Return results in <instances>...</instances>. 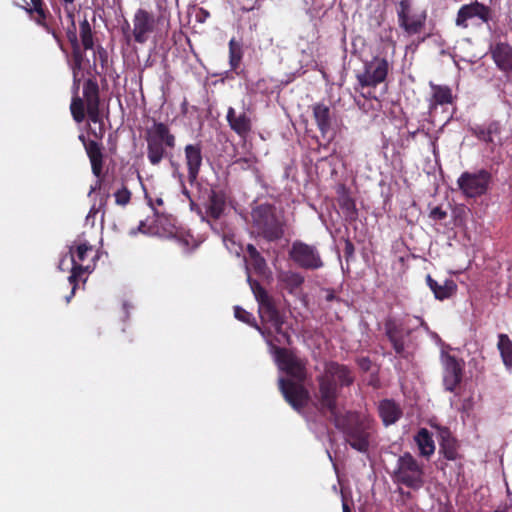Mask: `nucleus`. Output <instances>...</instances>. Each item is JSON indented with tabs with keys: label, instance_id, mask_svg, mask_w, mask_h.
<instances>
[{
	"label": "nucleus",
	"instance_id": "obj_1",
	"mask_svg": "<svg viewBox=\"0 0 512 512\" xmlns=\"http://www.w3.org/2000/svg\"><path fill=\"white\" fill-rule=\"evenodd\" d=\"M318 390L315 393L317 409L321 413L334 414L341 390L355 381L353 370L337 361H326L323 372L316 377Z\"/></svg>",
	"mask_w": 512,
	"mask_h": 512
},
{
	"label": "nucleus",
	"instance_id": "obj_2",
	"mask_svg": "<svg viewBox=\"0 0 512 512\" xmlns=\"http://www.w3.org/2000/svg\"><path fill=\"white\" fill-rule=\"evenodd\" d=\"M144 138L147 144V159L152 166H158L163 160H168L172 167L178 168L179 164L174 161L177 140L167 123L153 121L152 125L146 128Z\"/></svg>",
	"mask_w": 512,
	"mask_h": 512
},
{
	"label": "nucleus",
	"instance_id": "obj_3",
	"mask_svg": "<svg viewBox=\"0 0 512 512\" xmlns=\"http://www.w3.org/2000/svg\"><path fill=\"white\" fill-rule=\"evenodd\" d=\"M335 427L344 435L346 443L361 453H366L370 446L372 434L371 422L361 417L357 412L347 411L341 414L336 408L334 414H330Z\"/></svg>",
	"mask_w": 512,
	"mask_h": 512
},
{
	"label": "nucleus",
	"instance_id": "obj_4",
	"mask_svg": "<svg viewBox=\"0 0 512 512\" xmlns=\"http://www.w3.org/2000/svg\"><path fill=\"white\" fill-rule=\"evenodd\" d=\"M252 229L259 237L276 242L285 235L286 219L273 204L263 203L251 211Z\"/></svg>",
	"mask_w": 512,
	"mask_h": 512
},
{
	"label": "nucleus",
	"instance_id": "obj_5",
	"mask_svg": "<svg viewBox=\"0 0 512 512\" xmlns=\"http://www.w3.org/2000/svg\"><path fill=\"white\" fill-rule=\"evenodd\" d=\"M420 327L429 331V326L422 317L406 315L403 318H388L385 320V335L392 345L396 355L406 358V349L412 344V335Z\"/></svg>",
	"mask_w": 512,
	"mask_h": 512
},
{
	"label": "nucleus",
	"instance_id": "obj_6",
	"mask_svg": "<svg viewBox=\"0 0 512 512\" xmlns=\"http://www.w3.org/2000/svg\"><path fill=\"white\" fill-rule=\"evenodd\" d=\"M93 253V246L88 242L79 243L69 248L72 268L68 281L72 285V290L70 295L66 298L67 302H69L75 294L79 281L85 283L87 275L95 269L96 255H92Z\"/></svg>",
	"mask_w": 512,
	"mask_h": 512
},
{
	"label": "nucleus",
	"instance_id": "obj_7",
	"mask_svg": "<svg viewBox=\"0 0 512 512\" xmlns=\"http://www.w3.org/2000/svg\"><path fill=\"white\" fill-rule=\"evenodd\" d=\"M392 478L397 484L412 490H419L425 484L424 464L419 462L410 452H404L397 459Z\"/></svg>",
	"mask_w": 512,
	"mask_h": 512
},
{
	"label": "nucleus",
	"instance_id": "obj_8",
	"mask_svg": "<svg viewBox=\"0 0 512 512\" xmlns=\"http://www.w3.org/2000/svg\"><path fill=\"white\" fill-rule=\"evenodd\" d=\"M269 338L268 346L278 367L294 381L304 382L307 378L306 361L299 358L295 352L285 347L274 345Z\"/></svg>",
	"mask_w": 512,
	"mask_h": 512
},
{
	"label": "nucleus",
	"instance_id": "obj_9",
	"mask_svg": "<svg viewBox=\"0 0 512 512\" xmlns=\"http://www.w3.org/2000/svg\"><path fill=\"white\" fill-rule=\"evenodd\" d=\"M78 139L82 142L87 157L90 161L92 174L97 178L95 185L91 187L89 194L96 190H101L104 184V147L101 142L87 139L84 134H80Z\"/></svg>",
	"mask_w": 512,
	"mask_h": 512
},
{
	"label": "nucleus",
	"instance_id": "obj_10",
	"mask_svg": "<svg viewBox=\"0 0 512 512\" xmlns=\"http://www.w3.org/2000/svg\"><path fill=\"white\" fill-rule=\"evenodd\" d=\"M492 175L486 169L477 172H463L457 180V185L467 198L480 197L488 191Z\"/></svg>",
	"mask_w": 512,
	"mask_h": 512
},
{
	"label": "nucleus",
	"instance_id": "obj_11",
	"mask_svg": "<svg viewBox=\"0 0 512 512\" xmlns=\"http://www.w3.org/2000/svg\"><path fill=\"white\" fill-rule=\"evenodd\" d=\"M412 0H401L397 5V21L399 27L409 36L420 34L426 24L425 11L414 13Z\"/></svg>",
	"mask_w": 512,
	"mask_h": 512
},
{
	"label": "nucleus",
	"instance_id": "obj_12",
	"mask_svg": "<svg viewBox=\"0 0 512 512\" xmlns=\"http://www.w3.org/2000/svg\"><path fill=\"white\" fill-rule=\"evenodd\" d=\"M289 258L300 268L317 270L324 266L321 255L314 245L296 240L289 250Z\"/></svg>",
	"mask_w": 512,
	"mask_h": 512
},
{
	"label": "nucleus",
	"instance_id": "obj_13",
	"mask_svg": "<svg viewBox=\"0 0 512 512\" xmlns=\"http://www.w3.org/2000/svg\"><path fill=\"white\" fill-rule=\"evenodd\" d=\"M388 72L389 62L387 59L376 56L364 63L363 71L358 73L356 78L362 88H375L377 85L385 82Z\"/></svg>",
	"mask_w": 512,
	"mask_h": 512
},
{
	"label": "nucleus",
	"instance_id": "obj_14",
	"mask_svg": "<svg viewBox=\"0 0 512 512\" xmlns=\"http://www.w3.org/2000/svg\"><path fill=\"white\" fill-rule=\"evenodd\" d=\"M441 364L444 389L448 392H455L463 380L465 361L447 352H442Z\"/></svg>",
	"mask_w": 512,
	"mask_h": 512
},
{
	"label": "nucleus",
	"instance_id": "obj_15",
	"mask_svg": "<svg viewBox=\"0 0 512 512\" xmlns=\"http://www.w3.org/2000/svg\"><path fill=\"white\" fill-rule=\"evenodd\" d=\"M303 383L292 379H279V390L285 401L297 412L303 411L310 400L309 391Z\"/></svg>",
	"mask_w": 512,
	"mask_h": 512
},
{
	"label": "nucleus",
	"instance_id": "obj_16",
	"mask_svg": "<svg viewBox=\"0 0 512 512\" xmlns=\"http://www.w3.org/2000/svg\"><path fill=\"white\" fill-rule=\"evenodd\" d=\"M156 20L150 12L139 8L133 16V38L139 44L147 42L149 35L154 32Z\"/></svg>",
	"mask_w": 512,
	"mask_h": 512
},
{
	"label": "nucleus",
	"instance_id": "obj_17",
	"mask_svg": "<svg viewBox=\"0 0 512 512\" xmlns=\"http://www.w3.org/2000/svg\"><path fill=\"white\" fill-rule=\"evenodd\" d=\"M473 18H478L483 23H487L491 18L490 8L477 1L463 5L457 12L455 23L459 27L467 28L469 26L468 21Z\"/></svg>",
	"mask_w": 512,
	"mask_h": 512
},
{
	"label": "nucleus",
	"instance_id": "obj_18",
	"mask_svg": "<svg viewBox=\"0 0 512 512\" xmlns=\"http://www.w3.org/2000/svg\"><path fill=\"white\" fill-rule=\"evenodd\" d=\"M438 431L439 453L449 461H456L461 458L459 453L460 443L446 426H434Z\"/></svg>",
	"mask_w": 512,
	"mask_h": 512
},
{
	"label": "nucleus",
	"instance_id": "obj_19",
	"mask_svg": "<svg viewBox=\"0 0 512 512\" xmlns=\"http://www.w3.org/2000/svg\"><path fill=\"white\" fill-rule=\"evenodd\" d=\"M185 164L187 167V179L188 182L193 185L196 183L202 164H203V153L202 145L200 142L187 144L184 147Z\"/></svg>",
	"mask_w": 512,
	"mask_h": 512
},
{
	"label": "nucleus",
	"instance_id": "obj_20",
	"mask_svg": "<svg viewBox=\"0 0 512 512\" xmlns=\"http://www.w3.org/2000/svg\"><path fill=\"white\" fill-rule=\"evenodd\" d=\"M490 54L499 70L509 81H512V46L508 43L497 42L490 46Z\"/></svg>",
	"mask_w": 512,
	"mask_h": 512
},
{
	"label": "nucleus",
	"instance_id": "obj_21",
	"mask_svg": "<svg viewBox=\"0 0 512 512\" xmlns=\"http://www.w3.org/2000/svg\"><path fill=\"white\" fill-rule=\"evenodd\" d=\"M84 67V57H82L79 67L76 66V61L73 60L72 72H73V89L74 96L72 97L70 104L71 115L75 122L81 123L84 121L86 113L84 112V100L79 97L78 90L80 87L79 72Z\"/></svg>",
	"mask_w": 512,
	"mask_h": 512
},
{
	"label": "nucleus",
	"instance_id": "obj_22",
	"mask_svg": "<svg viewBox=\"0 0 512 512\" xmlns=\"http://www.w3.org/2000/svg\"><path fill=\"white\" fill-rule=\"evenodd\" d=\"M226 120L230 129L241 138H246L252 131V119L246 112L237 113L233 107H229Z\"/></svg>",
	"mask_w": 512,
	"mask_h": 512
},
{
	"label": "nucleus",
	"instance_id": "obj_23",
	"mask_svg": "<svg viewBox=\"0 0 512 512\" xmlns=\"http://www.w3.org/2000/svg\"><path fill=\"white\" fill-rule=\"evenodd\" d=\"M430 88L432 90V94L429 99L428 111L431 115L436 112L438 106H444L453 103L454 96L452 89L449 86L438 85L430 82Z\"/></svg>",
	"mask_w": 512,
	"mask_h": 512
},
{
	"label": "nucleus",
	"instance_id": "obj_24",
	"mask_svg": "<svg viewBox=\"0 0 512 512\" xmlns=\"http://www.w3.org/2000/svg\"><path fill=\"white\" fill-rule=\"evenodd\" d=\"M91 70H93L96 74H99V72L96 70L95 63L87 71V74L91 77H89L83 84L82 99L84 100V106L100 105L99 85L96 78L92 75Z\"/></svg>",
	"mask_w": 512,
	"mask_h": 512
},
{
	"label": "nucleus",
	"instance_id": "obj_25",
	"mask_svg": "<svg viewBox=\"0 0 512 512\" xmlns=\"http://www.w3.org/2000/svg\"><path fill=\"white\" fill-rule=\"evenodd\" d=\"M312 112L322 137L327 138V140L330 141L331 137H328V133L331 130L330 108L323 103H316L312 106Z\"/></svg>",
	"mask_w": 512,
	"mask_h": 512
},
{
	"label": "nucleus",
	"instance_id": "obj_26",
	"mask_svg": "<svg viewBox=\"0 0 512 512\" xmlns=\"http://www.w3.org/2000/svg\"><path fill=\"white\" fill-rule=\"evenodd\" d=\"M426 284L433 292L435 298L440 301L451 298L457 292V284L452 279H446L443 284H439L428 274L426 276Z\"/></svg>",
	"mask_w": 512,
	"mask_h": 512
},
{
	"label": "nucleus",
	"instance_id": "obj_27",
	"mask_svg": "<svg viewBox=\"0 0 512 512\" xmlns=\"http://www.w3.org/2000/svg\"><path fill=\"white\" fill-rule=\"evenodd\" d=\"M226 207V194L222 190H211L206 205V214L214 220L219 219Z\"/></svg>",
	"mask_w": 512,
	"mask_h": 512
},
{
	"label": "nucleus",
	"instance_id": "obj_28",
	"mask_svg": "<svg viewBox=\"0 0 512 512\" xmlns=\"http://www.w3.org/2000/svg\"><path fill=\"white\" fill-rule=\"evenodd\" d=\"M272 327L274 328V332L271 328H262L259 325H255V328L260 332L267 344L269 338H271L273 340L272 343L277 346L292 344L291 335L283 329V325Z\"/></svg>",
	"mask_w": 512,
	"mask_h": 512
},
{
	"label": "nucleus",
	"instance_id": "obj_29",
	"mask_svg": "<svg viewBox=\"0 0 512 512\" xmlns=\"http://www.w3.org/2000/svg\"><path fill=\"white\" fill-rule=\"evenodd\" d=\"M32 19L41 27H43L46 32L50 33L55 39L59 48L64 51V44L61 38L60 32L56 31L49 23L48 18H51L50 12L45 8H39L33 10V14L31 15Z\"/></svg>",
	"mask_w": 512,
	"mask_h": 512
},
{
	"label": "nucleus",
	"instance_id": "obj_30",
	"mask_svg": "<svg viewBox=\"0 0 512 512\" xmlns=\"http://www.w3.org/2000/svg\"><path fill=\"white\" fill-rule=\"evenodd\" d=\"M379 414L383 423L388 426L401 418L402 410L395 401L384 399L379 404Z\"/></svg>",
	"mask_w": 512,
	"mask_h": 512
},
{
	"label": "nucleus",
	"instance_id": "obj_31",
	"mask_svg": "<svg viewBox=\"0 0 512 512\" xmlns=\"http://www.w3.org/2000/svg\"><path fill=\"white\" fill-rule=\"evenodd\" d=\"M414 441L418 447L420 456L429 459L434 454L435 443L428 429L420 428L414 436Z\"/></svg>",
	"mask_w": 512,
	"mask_h": 512
},
{
	"label": "nucleus",
	"instance_id": "obj_32",
	"mask_svg": "<svg viewBox=\"0 0 512 512\" xmlns=\"http://www.w3.org/2000/svg\"><path fill=\"white\" fill-rule=\"evenodd\" d=\"M259 315L263 322H268L272 326L284 325L285 316L276 307L274 299L259 306Z\"/></svg>",
	"mask_w": 512,
	"mask_h": 512
},
{
	"label": "nucleus",
	"instance_id": "obj_33",
	"mask_svg": "<svg viewBox=\"0 0 512 512\" xmlns=\"http://www.w3.org/2000/svg\"><path fill=\"white\" fill-rule=\"evenodd\" d=\"M471 132L480 141L494 143L495 137H499L501 134V125L498 121H491L487 126L472 128Z\"/></svg>",
	"mask_w": 512,
	"mask_h": 512
},
{
	"label": "nucleus",
	"instance_id": "obj_34",
	"mask_svg": "<svg viewBox=\"0 0 512 512\" xmlns=\"http://www.w3.org/2000/svg\"><path fill=\"white\" fill-rule=\"evenodd\" d=\"M66 36L71 44L72 48V58L76 61V66L79 67L82 57H84V52L81 49L78 36L75 20H72V24L66 30Z\"/></svg>",
	"mask_w": 512,
	"mask_h": 512
},
{
	"label": "nucleus",
	"instance_id": "obj_35",
	"mask_svg": "<svg viewBox=\"0 0 512 512\" xmlns=\"http://www.w3.org/2000/svg\"><path fill=\"white\" fill-rule=\"evenodd\" d=\"M497 349L500 352L503 364L507 369H512V340L507 334L498 335Z\"/></svg>",
	"mask_w": 512,
	"mask_h": 512
},
{
	"label": "nucleus",
	"instance_id": "obj_36",
	"mask_svg": "<svg viewBox=\"0 0 512 512\" xmlns=\"http://www.w3.org/2000/svg\"><path fill=\"white\" fill-rule=\"evenodd\" d=\"M229 65L232 71L237 72V69L240 67L242 58H243V48L241 42L237 41L235 38H232L229 41Z\"/></svg>",
	"mask_w": 512,
	"mask_h": 512
},
{
	"label": "nucleus",
	"instance_id": "obj_37",
	"mask_svg": "<svg viewBox=\"0 0 512 512\" xmlns=\"http://www.w3.org/2000/svg\"><path fill=\"white\" fill-rule=\"evenodd\" d=\"M80 46L83 50H92L94 48V34L89 21L85 18L80 22L79 27Z\"/></svg>",
	"mask_w": 512,
	"mask_h": 512
},
{
	"label": "nucleus",
	"instance_id": "obj_38",
	"mask_svg": "<svg viewBox=\"0 0 512 512\" xmlns=\"http://www.w3.org/2000/svg\"><path fill=\"white\" fill-rule=\"evenodd\" d=\"M338 202L340 208L344 211L347 217H349L350 219H356V204L354 199L347 192H343V194L340 195Z\"/></svg>",
	"mask_w": 512,
	"mask_h": 512
},
{
	"label": "nucleus",
	"instance_id": "obj_39",
	"mask_svg": "<svg viewBox=\"0 0 512 512\" xmlns=\"http://www.w3.org/2000/svg\"><path fill=\"white\" fill-rule=\"evenodd\" d=\"M248 280L259 306L273 300V298L268 294L266 289L260 285V283L257 281H252L250 277H248Z\"/></svg>",
	"mask_w": 512,
	"mask_h": 512
},
{
	"label": "nucleus",
	"instance_id": "obj_40",
	"mask_svg": "<svg viewBox=\"0 0 512 512\" xmlns=\"http://www.w3.org/2000/svg\"><path fill=\"white\" fill-rule=\"evenodd\" d=\"M283 281L292 292L302 286L304 283V277L297 272H288L285 274Z\"/></svg>",
	"mask_w": 512,
	"mask_h": 512
},
{
	"label": "nucleus",
	"instance_id": "obj_41",
	"mask_svg": "<svg viewBox=\"0 0 512 512\" xmlns=\"http://www.w3.org/2000/svg\"><path fill=\"white\" fill-rule=\"evenodd\" d=\"M234 316L236 319H238L241 322H244L250 326H253L255 328V325H258L255 321V318L253 315L246 311L241 306H235L234 307Z\"/></svg>",
	"mask_w": 512,
	"mask_h": 512
},
{
	"label": "nucleus",
	"instance_id": "obj_42",
	"mask_svg": "<svg viewBox=\"0 0 512 512\" xmlns=\"http://www.w3.org/2000/svg\"><path fill=\"white\" fill-rule=\"evenodd\" d=\"M114 197H115V203L117 205L126 206L131 201L132 193L125 185H123L120 189H118L114 193Z\"/></svg>",
	"mask_w": 512,
	"mask_h": 512
},
{
	"label": "nucleus",
	"instance_id": "obj_43",
	"mask_svg": "<svg viewBox=\"0 0 512 512\" xmlns=\"http://www.w3.org/2000/svg\"><path fill=\"white\" fill-rule=\"evenodd\" d=\"M87 116L94 124L102 126L104 124L101 113L100 105L86 106Z\"/></svg>",
	"mask_w": 512,
	"mask_h": 512
},
{
	"label": "nucleus",
	"instance_id": "obj_44",
	"mask_svg": "<svg viewBox=\"0 0 512 512\" xmlns=\"http://www.w3.org/2000/svg\"><path fill=\"white\" fill-rule=\"evenodd\" d=\"M137 233L155 235L158 233V231L154 227L147 225L145 221H140L136 229H131L130 235L135 236Z\"/></svg>",
	"mask_w": 512,
	"mask_h": 512
},
{
	"label": "nucleus",
	"instance_id": "obj_45",
	"mask_svg": "<svg viewBox=\"0 0 512 512\" xmlns=\"http://www.w3.org/2000/svg\"><path fill=\"white\" fill-rule=\"evenodd\" d=\"M247 252L250 258L253 259L257 265H263L265 263L264 258L252 244L247 246Z\"/></svg>",
	"mask_w": 512,
	"mask_h": 512
},
{
	"label": "nucleus",
	"instance_id": "obj_46",
	"mask_svg": "<svg viewBox=\"0 0 512 512\" xmlns=\"http://www.w3.org/2000/svg\"><path fill=\"white\" fill-rule=\"evenodd\" d=\"M145 198L148 201V205L153 209L155 215H158V207H162L164 205V200L162 199V197H156L155 199H153L146 193Z\"/></svg>",
	"mask_w": 512,
	"mask_h": 512
},
{
	"label": "nucleus",
	"instance_id": "obj_47",
	"mask_svg": "<svg viewBox=\"0 0 512 512\" xmlns=\"http://www.w3.org/2000/svg\"><path fill=\"white\" fill-rule=\"evenodd\" d=\"M447 217V212L444 211L441 207H435L430 212V218L433 220H444Z\"/></svg>",
	"mask_w": 512,
	"mask_h": 512
},
{
	"label": "nucleus",
	"instance_id": "obj_48",
	"mask_svg": "<svg viewBox=\"0 0 512 512\" xmlns=\"http://www.w3.org/2000/svg\"><path fill=\"white\" fill-rule=\"evenodd\" d=\"M357 364L361 370L367 372L371 369L372 362L369 357H360L357 359Z\"/></svg>",
	"mask_w": 512,
	"mask_h": 512
},
{
	"label": "nucleus",
	"instance_id": "obj_49",
	"mask_svg": "<svg viewBox=\"0 0 512 512\" xmlns=\"http://www.w3.org/2000/svg\"><path fill=\"white\" fill-rule=\"evenodd\" d=\"M355 247L354 244L351 242V240L346 239L345 240V246H344V256L348 260L350 257L354 255Z\"/></svg>",
	"mask_w": 512,
	"mask_h": 512
},
{
	"label": "nucleus",
	"instance_id": "obj_50",
	"mask_svg": "<svg viewBox=\"0 0 512 512\" xmlns=\"http://www.w3.org/2000/svg\"><path fill=\"white\" fill-rule=\"evenodd\" d=\"M95 53L98 54L101 66L104 68L108 60L107 51L102 46H98Z\"/></svg>",
	"mask_w": 512,
	"mask_h": 512
},
{
	"label": "nucleus",
	"instance_id": "obj_51",
	"mask_svg": "<svg viewBox=\"0 0 512 512\" xmlns=\"http://www.w3.org/2000/svg\"><path fill=\"white\" fill-rule=\"evenodd\" d=\"M323 291L325 292V300L327 302L340 301V298L336 296L335 291L333 289L326 288Z\"/></svg>",
	"mask_w": 512,
	"mask_h": 512
},
{
	"label": "nucleus",
	"instance_id": "obj_52",
	"mask_svg": "<svg viewBox=\"0 0 512 512\" xmlns=\"http://www.w3.org/2000/svg\"><path fill=\"white\" fill-rule=\"evenodd\" d=\"M32 7L27 9V12L32 15L33 10L45 7L43 0H31Z\"/></svg>",
	"mask_w": 512,
	"mask_h": 512
},
{
	"label": "nucleus",
	"instance_id": "obj_53",
	"mask_svg": "<svg viewBox=\"0 0 512 512\" xmlns=\"http://www.w3.org/2000/svg\"><path fill=\"white\" fill-rule=\"evenodd\" d=\"M91 133L96 138V141L100 142V140H102V138L104 137V134H105L104 124L102 126L99 125L98 131H92Z\"/></svg>",
	"mask_w": 512,
	"mask_h": 512
},
{
	"label": "nucleus",
	"instance_id": "obj_54",
	"mask_svg": "<svg viewBox=\"0 0 512 512\" xmlns=\"http://www.w3.org/2000/svg\"><path fill=\"white\" fill-rule=\"evenodd\" d=\"M65 12H66L67 18L70 20V24H72V20H75L74 9L68 7V4H66Z\"/></svg>",
	"mask_w": 512,
	"mask_h": 512
},
{
	"label": "nucleus",
	"instance_id": "obj_55",
	"mask_svg": "<svg viewBox=\"0 0 512 512\" xmlns=\"http://www.w3.org/2000/svg\"><path fill=\"white\" fill-rule=\"evenodd\" d=\"M208 16H209V13L204 9H201L200 13L196 15L198 21H200V22H203L205 20V18Z\"/></svg>",
	"mask_w": 512,
	"mask_h": 512
},
{
	"label": "nucleus",
	"instance_id": "obj_56",
	"mask_svg": "<svg viewBox=\"0 0 512 512\" xmlns=\"http://www.w3.org/2000/svg\"><path fill=\"white\" fill-rule=\"evenodd\" d=\"M343 512H351L349 505L343 502Z\"/></svg>",
	"mask_w": 512,
	"mask_h": 512
},
{
	"label": "nucleus",
	"instance_id": "obj_57",
	"mask_svg": "<svg viewBox=\"0 0 512 512\" xmlns=\"http://www.w3.org/2000/svg\"><path fill=\"white\" fill-rule=\"evenodd\" d=\"M97 212H98V209H97L95 206H93V207L90 209L89 215H91V214L95 215Z\"/></svg>",
	"mask_w": 512,
	"mask_h": 512
},
{
	"label": "nucleus",
	"instance_id": "obj_58",
	"mask_svg": "<svg viewBox=\"0 0 512 512\" xmlns=\"http://www.w3.org/2000/svg\"><path fill=\"white\" fill-rule=\"evenodd\" d=\"M240 162H245V163H247V162H248V159H246V158H241V159H238V160L236 161V163H240Z\"/></svg>",
	"mask_w": 512,
	"mask_h": 512
},
{
	"label": "nucleus",
	"instance_id": "obj_59",
	"mask_svg": "<svg viewBox=\"0 0 512 512\" xmlns=\"http://www.w3.org/2000/svg\"><path fill=\"white\" fill-rule=\"evenodd\" d=\"M183 194L189 197V191L185 187H183Z\"/></svg>",
	"mask_w": 512,
	"mask_h": 512
},
{
	"label": "nucleus",
	"instance_id": "obj_60",
	"mask_svg": "<svg viewBox=\"0 0 512 512\" xmlns=\"http://www.w3.org/2000/svg\"><path fill=\"white\" fill-rule=\"evenodd\" d=\"M65 4H73L75 0H63Z\"/></svg>",
	"mask_w": 512,
	"mask_h": 512
},
{
	"label": "nucleus",
	"instance_id": "obj_61",
	"mask_svg": "<svg viewBox=\"0 0 512 512\" xmlns=\"http://www.w3.org/2000/svg\"><path fill=\"white\" fill-rule=\"evenodd\" d=\"M494 512H508V511H507V509H503V510L497 509Z\"/></svg>",
	"mask_w": 512,
	"mask_h": 512
},
{
	"label": "nucleus",
	"instance_id": "obj_62",
	"mask_svg": "<svg viewBox=\"0 0 512 512\" xmlns=\"http://www.w3.org/2000/svg\"><path fill=\"white\" fill-rule=\"evenodd\" d=\"M432 146H433V150L435 151V149H436V141L432 142Z\"/></svg>",
	"mask_w": 512,
	"mask_h": 512
},
{
	"label": "nucleus",
	"instance_id": "obj_63",
	"mask_svg": "<svg viewBox=\"0 0 512 512\" xmlns=\"http://www.w3.org/2000/svg\"><path fill=\"white\" fill-rule=\"evenodd\" d=\"M418 131H419V130H417V131H415V132H412V133H411V136H412V137H415V135H416V133H417Z\"/></svg>",
	"mask_w": 512,
	"mask_h": 512
},
{
	"label": "nucleus",
	"instance_id": "obj_64",
	"mask_svg": "<svg viewBox=\"0 0 512 512\" xmlns=\"http://www.w3.org/2000/svg\"><path fill=\"white\" fill-rule=\"evenodd\" d=\"M164 18V16L162 15L161 17L158 18V22H160L162 19Z\"/></svg>",
	"mask_w": 512,
	"mask_h": 512
}]
</instances>
